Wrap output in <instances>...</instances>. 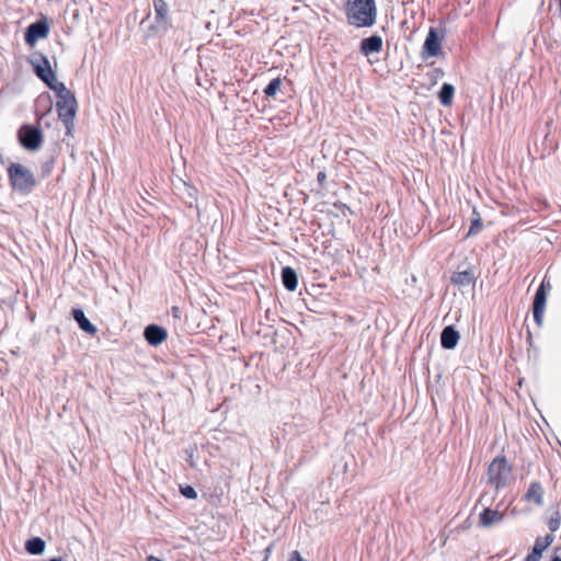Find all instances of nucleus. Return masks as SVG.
Listing matches in <instances>:
<instances>
[{"instance_id":"f257e3e1","label":"nucleus","mask_w":561,"mask_h":561,"mask_svg":"<svg viewBox=\"0 0 561 561\" xmlns=\"http://www.w3.org/2000/svg\"><path fill=\"white\" fill-rule=\"evenodd\" d=\"M345 15L347 23L356 28L371 27L377 21L375 0H346Z\"/></svg>"},{"instance_id":"f03ea898","label":"nucleus","mask_w":561,"mask_h":561,"mask_svg":"<svg viewBox=\"0 0 561 561\" xmlns=\"http://www.w3.org/2000/svg\"><path fill=\"white\" fill-rule=\"evenodd\" d=\"M8 176L12 188L21 194H30L36 185L33 172L20 163H11Z\"/></svg>"},{"instance_id":"7ed1b4c3","label":"nucleus","mask_w":561,"mask_h":561,"mask_svg":"<svg viewBox=\"0 0 561 561\" xmlns=\"http://www.w3.org/2000/svg\"><path fill=\"white\" fill-rule=\"evenodd\" d=\"M511 473L512 467L505 457H496L488 468L489 482L497 490L507 485Z\"/></svg>"},{"instance_id":"20e7f679","label":"nucleus","mask_w":561,"mask_h":561,"mask_svg":"<svg viewBox=\"0 0 561 561\" xmlns=\"http://www.w3.org/2000/svg\"><path fill=\"white\" fill-rule=\"evenodd\" d=\"M19 144L28 151H37L41 149L44 136L38 126L23 124L18 129Z\"/></svg>"},{"instance_id":"39448f33","label":"nucleus","mask_w":561,"mask_h":561,"mask_svg":"<svg viewBox=\"0 0 561 561\" xmlns=\"http://www.w3.org/2000/svg\"><path fill=\"white\" fill-rule=\"evenodd\" d=\"M49 25L45 20H38L31 23L24 35L25 43L30 46H34L41 38H45L48 35Z\"/></svg>"},{"instance_id":"423d86ee","label":"nucleus","mask_w":561,"mask_h":561,"mask_svg":"<svg viewBox=\"0 0 561 561\" xmlns=\"http://www.w3.org/2000/svg\"><path fill=\"white\" fill-rule=\"evenodd\" d=\"M440 53V39L436 28L431 27L422 47V59L426 60L430 57H437Z\"/></svg>"},{"instance_id":"0eeeda50","label":"nucleus","mask_w":561,"mask_h":561,"mask_svg":"<svg viewBox=\"0 0 561 561\" xmlns=\"http://www.w3.org/2000/svg\"><path fill=\"white\" fill-rule=\"evenodd\" d=\"M77 107L78 104L73 93L65 98H60L56 102V110L60 119L65 117H67L68 121L70 118H75Z\"/></svg>"},{"instance_id":"6e6552de","label":"nucleus","mask_w":561,"mask_h":561,"mask_svg":"<svg viewBox=\"0 0 561 561\" xmlns=\"http://www.w3.org/2000/svg\"><path fill=\"white\" fill-rule=\"evenodd\" d=\"M34 73L45 83L49 84V80L54 81V77L56 73L53 71L50 67L49 60L41 55L39 59L32 61Z\"/></svg>"},{"instance_id":"1a4fd4ad","label":"nucleus","mask_w":561,"mask_h":561,"mask_svg":"<svg viewBox=\"0 0 561 561\" xmlns=\"http://www.w3.org/2000/svg\"><path fill=\"white\" fill-rule=\"evenodd\" d=\"M144 336L149 345L158 346L167 340L168 332L158 324H149L145 328Z\"/></svg>"},{"instance_id":"9d476101","label":"nucleus","mask_w":561,"mask_h":561,"mask_svg":"<svg viewBox=\"0 0 561 561\" xmlns=\"http://www.w3.org/2000/svg\"><path fill=\"white\" fill-rule=\"evenodd\" d=\"M504 519V513L499 510H491L485 507L479 514V523L478 525L482 528H489L495 524H500Z\"/></svg>"},{"instance_id":"9b49d317","label":"nucleus","mask_w":561,"mask_h":561,"mask_svg":"<svg viewBox=\"0 0 561 561\" xmlns=\"http://www.w3.org/2000/svg\"><path fill=\"white\" fill-rule=\"evenodd\" d=\"M554 536L551 534L545 537H538L535 541L533 551L526 557L525 561H539L543 550H546L552 542Z\"/></svg>"},{"instance_id":"f8f14e48","label":"nucleus","mask_w":561,"mask_h":561,"mask_svg":"<svg viewBox=\"0 0 561 561\" xmlns=\"http://www.w3.org/2000/svg\"><path fill=\"white\" fill-rule=\"evenodd\" d=\"M459 339L460 334L454 325H447L440 333V345L445 350H454L457 346Z\"/></svg>"},{"instance_id":"ddd939ff","label":"nucleus","mask_w":561,"mask_h":561,"mask_svg":"<svg viewBox=\"0 0 561 561\" xmlns=\"http://www.w3.org/2000/svg\"><path fill=\"white\" fill-rule=\"evenodd\" d=\"M381 49L382 38L377 34L366 37L360 42V53L364 56H369L371 54L379 53Z\"/></svg>"},{"instance_id":"4468645a","label":"nucleus","mask_w":561,"mask_h":561,"mask_svg":"<svg viewBox=\"0 0 561 561\" xmlns=\"http://www.w3.org/2000/svg\"><path fill=\"white\" fill-rule=\"evenodd\" d=\"M546 306V294L543 293V287L538 288L533 302V314L536 323L541 325L542 323V314Z\"/></svg>"},{"instance_id":"2eb2a0df","label":"nucleus","mask_w":561,"mask_h":561,"mask_svg":"<svg viewBox=\"0 0 561 561\" xmlns=\"http://www.w3.org/2000/svg\"><path fill=\"white\" fill-rule=\"evenodd\" d=\"M71 314L82 331H84L91 335H93L98 332L96 327L90 322V320L85 317L82 309L73 308L71 311Z\"/></svg>"},{"instance_id":"dca6fc26","label":"nucleus","mask_w":561,"mask_h":561,"mask_svg":"<svg viewBox=\"0 0 561 561\" xmlns=\"http://www.w3.org/2000/svg\"><path fill=\"white\" fill-rule=\"evenodd\" d=\"M543 493L545 492L541 483L535 481L530 483L527 492L524 495V500L540 506L543 503Z\"/></svg>"},{"instance_id":"f3484780","label":"nucleus","mask_w":561,"mask_h":561,"mask_svg":"<svg viewBox=\"0 0 561 561\" xmlns=\"http://www.w3.org/2000/svg\"><path fill=\"white\" fill-rule=\"evenodd\" d=\"M451 283L459 288L474 286L476 276L471 270L460 271L451 276Z\"/></svg>"},{"instance_id":"a211bd4d","label":"nucleus","mask_w":561,"mask_h":561,"mask_svg":"<svg viewBox=\"0 0 561 561\" xmlns=\"http://www.w3.org/2000/svg\"><path fill=\"white\" fill-rule=\"evenodd\" d=\"M282 283L287 290H296L298 286V275L293 267L286 266L282 270Z\"/></svg>"},{"instance_id":"6ab92c4d","label":"nucleus","mask_w":561,"mask_h":561,"mask_svg":"<svg viewBox=\"0 0 561 561\" xmlns=\"http://www.w3.org/2000/svg\"><path fill=\"white\" fill-rule=\"evenodd\" d=\"M153 8L156 12L157 28H161V24H165L168 21L169 5L164 0H153Z\"/></svg>"},{"instance_id":"aec40b11","label":"nucleus","mask_w":561,"mask_h":561,"mask_svg":"<svg viewBox=\"0 0 561 561\" xmlns=\"http://www.w3.org/2000/svg\"><path fill=\"white\" fill-rule=\"evenodd\" d=\"M46 542L41 537H32L25 542V550L32 556L42 554L45 551Z\"/></svg>"},{"instance_id":"412c9836","label":"nucleus","mask_w":561,"mask_h":561,"mask_svg":"<svg viewBox=\"0 0 561 561\" xmlns=\"http://www.w3.org/2000/svg\"><path fill=\"white\" fill-rule=\"evenodd\" d=\"M454 94H455L454 85L450 83H447V82L443 83V85L440 87V90L438 92V100H439L440 104L444 106L451 105Z\"/></svg>"},{"instance_id":"4be33fe9","label":"nucleus","mask_w":561,"mask_h":561,"mask_svg":"<svg viewBox=\"0 0 561 561\" xmlns=\"http://www.w3.org/2000/svg\"><path fill=\"white\" fill-rule=\"evenodd\" d=\"M48 82L49 84L46 85L56 93L57 99L72 94V92L65 85L64 82H59L57 80L56 76L54 77V81L49 80Z\"/></svg>"},{"instance_id":"5701e85b","label":"nucleus","mask_w":561,"mask_h":561,"mask_svg":"<svg viewBox=\"0 0 561 561\" xmlns=\"http://www.w3.org/2000/svg\"><path fill=\"white\" fill-rule=\"evenodd\" d=\"M473 214L477 215V217L471 220V225L467 232V237L478 234L482 230V227H483L482 220H481L479 214L476 210H473Z\"/></svg>"},{"instance_id":"b1692460","label":"nucleus","mask_w":561,"mask_h":561,"mask_svg":"<svg viewBox=\"0 0 561 561\" xmlns=\"http://www.w3.org/2000/svg\"><path fill=\"white\" fill-rule=\"evenodd\" d=\"M282 85V79L275 78L270 81V83L264 89V94L268 98L275 96L276 92L279 90Z\"/></svg>"},{"instance_id":"393cba45","label":"nucleus","mask_w":561,"mask_h":561,"mask_svg":"<svg viewBox=\"0 0 561 561\" xmlns=\"http://www.w3.org/2000/svg\"><path fill=\"white\" fill-rule=\"evenodd\" d=\"M181 494L190 500H195L197 497V492L192 485H184L180 489Z\"/></svg>"},{"instance_id":"a878e982","label":"nucleus","mask_w":561,"mask_h":561,"mask_svg":"<svg viewBox=\"0 0 561 561\" xmlns=\"http://www.w3.org/2000/svg\"><path fill=\"white\" fill-rule=\"evenodd\" d=\"M560 524H561L560 517L552 516V517H550V519L548 522V527H549L550 531L553 533L560 528Z\"/></svg>"},{"instance_id":"bb28decb","label":"nucleus","mask_w":561,"mask_h":561,"mask_svg":"<svg viewBox=\"0 0 561 561\" xmlns=\"http://www.w3.org/2000/svg\"><path fill=\"white\" fill-rule=\"evenodd\" d=\"M73 119L75 118H70L68 121L67 117L60 119L67 129V131H66L67 135H71V133H72V129L75 127Z\"/></svg>"},{"instance_id":"cd10ccee","label":"nucleus","mask_w":561,"mask_h":561,"mask_svg":"<svg viewBox=\"0 0 561 561\" xmlns=\"http://www.w3.org/2000/svg\"><path fill=\"white\" fill-rule=\"evenodd\" d=\"M288 561H306L298 551H293Z\"/></svg>"},{"instance_id":"c85d7f7f","label":"nucleus","mask_w":561,"mask_h":561,"mask_svg":"<svg viewBox=\"0 0 561 561\" xmlns=\"http://www.w3.org/2000/svg\"><path fill=\"white\" fill-rule=\"evenodd\" d=\"M317 181L319 183V185L323 186L325 181H327V174L324 171H320L318 174H317Z\"/></svg>"},{"instance_id":"c756f323","label":"nucleus","mask_w":561,"mask_h":561,"mask_svg":"<svg viewBox=\"0 0 561 561\" xmlns=\"http://www.w3.org/2000/svg\"><path fill=\"white\" fill-rule=\"evenodd\" d=\"M172 314L175 318H179L180 317V308L179 307H172Z\"/></svg>"},{"instance_id":"7c9ffc66","label":"nucleus","mask_w":561,"mask_h":561,"mask_svg":"<svg viewBox=\"0 0 561 561\" xmlns=\"http://www.w3.org/2000/svg\"><path fill=\"white\" fill-rule=\"evenodd\" d=\"M195 194H196V190H194L193 187H188V195H190V197H192L194 201L196 199Z\"/></svg>"},{"instance_id":"2f4dec72","label":"nucleus","mask_w":561,"mask_h":561,"mask_svg":"<svg viewBox=\"0 0 561 561\" xmlns=\"http://www.w3.org/2000/svg\"><path fill=\"white\" fill-rule=\"evenodd\" d=\"M547 286L550 287V283H547V285H546V280L543 279L542 283L540 284L539 288L543 287V293L546 294Z\"/></svg>"},{"instance_id":"473e14b6","label":"nucleus","mask_w":561,"mask_h":561,"mask_svg":"<svg viewBox=\"0 0 561 561\" xmlns=\"http://www.w3.org/2000/svg\"><path fill=\"white\" fill-rule=\"evenodd\" d=\"M547 286L550 287V283H547V285H546V280L543 279L542 283L540 284L539 288L543 287V293L546 294Z\"/></svg>"},{"instance_id":"72a5a7b5","label":"nucleus","mask_w":561,"mask_h":561,"mask_svg":"<svg viewBox=\"0 0 561 561\" xmlns=\"http://www.w3.org/2000/svg\"><path fill=\"white\" fill-rule=\"evenodd\" d=\"M146 561H163V560L156 558L153 556H149Z\"/></svg>"},{"instance_id":"f704fd0d","label":"nucleus","mask_w":561,"mask_h":561,"mask_svg":"<svg viewBox=\"0 0 561 561\" xmlns=\"http://www.w3.org/2000/svg\"><path fill=\"white\" fill-rule=\"evenodd\" d=\"M551 561H561V557L556 556V557L552 558Z\"/></svg>"},{"instance_id":"c9c22d12","label":"nucleus","mask_w":561,"mask_h":561,"mask_svg":"<svg viewBox=\"0 0 561 561\" xmlns=\"http://www.w3.org/2000/svg\"><path fill=\"white\" fill-rule=\"evenodd\" d=\"M44 118V115H41L38 118V123Z\"/></svg>"}]
</instances>
